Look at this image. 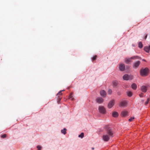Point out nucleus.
Here are the masks:
<instances>
[{
	"mask_svg": "<svg viewBox=\"0 0 150 150\" xmlns=\"http://www.w3.org/2000/svg\"><path fill=\"white\" fill-rule=\"evenodd\" d=\"M133 76L131 75L125 74L123 76V79L125 80H131L133 79Z\"/></svg>",
	"mask_w": 150,
	"mask_h": 150,
	"instance_id": "f03ea898",
	"label": "nucleus"
},
{
	"mask_svg": "<svg viewBox=\"0 0 150 150\" xmlns=\"http://www.w3.org/2000/svg\"><path fill=\"white\" fill-rule=\"evenodd\" d=\"M61 100V98L59 97V98H58V103H59V102H60Z\"/></svg>",
	"mask_w": 150,
	"mask_h": 150,
	"instance_id": "2f4dec72",
	"label": "nucleus"
},
{
	"mask_svg": "<svg viewBox=\"0 0 150 150\" xmlns=\"http://www.w3.org/2000/svg\"><path fill=\"white\" fill-rule=\"evenodd\" d=\"M140 63V61H139L134 62L132 65V67L134 68H137L139 67Z\"/></svg>",
	"mask_w": 150,
	"mask_h": 150,
	"instance_id": "39448f33",
	"label": "nucleus"
},
{
	"mask_svg": "<svg viewBox=\"0 0 150 150\" xmlns=\"http://www.w3.org/2000/svg\"><path fill=\"white\" fill-rule=\"evenodd\" d=\"M63 91L64 90L61 91L59 92V93H57V96H58V97H59V95H62V91Z\"/></svg>",
	"mask_w": 150,
	"mask_h": 150,
	"instance_id": "bb28decb",
	"label": "nucleus"
},
{
	"mask_svg": "<svg viewBox=\"0 0 150 150\" xmlns=\"http://www.w3.org/2000/svg\"><path fill=\"white\" fill-rule=\"evenodd\" d=\"M66 130L67 129H66L64 128L63 129H62L61 130V132L64 134H65L66 133Z\"/></svg>",
	"mask_w": 150,
	"mask_h": 150,
	"instance_id": "5701e85b",
	"label": "nucleus"
},
{
	"mask_svg": "<svg viewBox=\"0 0 150 150\" xmlns=\"http://www.w3.org/2000/svg\"><path fill=\"white\" fill-rule=\"evenodd\" d=\"M131 87L132 89L134 90H136L137 88L136 84L135 83H133L131 85Z\"/></svg>",
	"mask_w": 150,
	"mask_h": 150,
	"instance_id": "6ab92c4d",
	"label": "nucleus"
},
{
	"mask_svg": "<svg viewBox=\"0 0 150 150\" xmlns=\"http://www.w3.org/2000/svg\"><path fill=\"white\" fill-rule=\"evenodd\" d=\"M150 50V45L149 46H145L144 48V50L146 52L149 53Z\"/></svg>",
	"mask_w": 150,
	"mask_h": 150,
	"instance_id": "4468645a",
	"label": "nucleus"
},
{
	"mask_svg": "<svg viewBox=\"0 0 150 150\" xmlns=\"http://www.w3.org/2000/svg\"><path fill=\"white\" fill-rule=\"evenodd\" d=\"M127 103L125 101H120L119 104V105L120 107H125L126 106Z\"/></svg>",
	"mask_w": 150,
	"mask_h": 150,
	"instance_id": "423d86ee",
	"label": "nucleus"
},
{
	"mask_svg": "<svg viewBox=\"0 0 150 150\" xmlns=\"http://www.w3.org/2000/svg\"><path fill=\"white\" fill-rule=\"evenodd\" d=\"M134 117H130V118H129V121L130 122H131V121H132V120H134Z\"/></svg>",
	"mask_w": 150,
	"mask_h": 150,
	"instance_id": "c85d7f7f",
	"label": "nucleus"
},
{
	"mask_svg": "<svg viewBox=\"0 0 150 150\" xmlns=\"http://www.w3.org/2000/svg\"><path fill=\"white\" fill-rule=\"evenodd\" d=\"M125 69V65L124 64H120L119 65V69L121 71H123Z\"/></svg>",
	"mask_w": 150,
	"mask_h": 150,
	"instance_id": "1a4fd4ad",
	"label": "nucleus"
},
{
	"mask_svg": "<svg viewBox=\"0 0 150 150\" xmlns=\"http://www.w3.org/2000/svg\"><path fill=\"white\" fill-rule=\"evenodd\" d=\"M115 101L114 100H112L110 101L108 105V107L109 108H111L114 105Z\"/></svg>",
	"mask_w": 150,
	"mask_h": 150,
	"instance_id": "6e6552de",
	"label": "nucleus"
},
{
	"mask_svg": "<svg viewBox=\"0 0 150 150\" xmlns=\"http://www.w3.org/2000/svg\"><path fill=\"white\" fill-rule=\"evenodd\" d=\"M111 137L108 134H104L103 136V139L104 141L106 142L108 141L109 139Z\"/></svg>",
	"mask_w": 150,
	"mask_h": 150,
	"instance_id": "0eeeda50",
	"label": "nucleus"
},
{
	"mask_svg": "<svg viewBox=\"0 0 150 150\" xmlns=\"http://www.w3.org/2000/svg\"><path fill=\"white\" fill-rule=\"evenodd\" d=\"M131 59L130 58H126L125 60V62L127 64H128L129 63L131 62Z\"/></svg>",
	"mask_w": 150,
	"mask_h": 150,
	"instance_id": "a211bd4d",
	"label": "nucleus"
},
{
	"mask_svg": "<svg viewBox=\"0 0 150 150\" xmlns=\"http://www.w3.org/2000/svg\"><path fill=\"white\" fill-rule=\"evenodd\" d=\"M37 148L38 150H40L41 149V146L39 145H38L37 146Z\"/></svg>",
	"mask_w": 150,
	"mask_h": 150,
	"instance_id": "c756f323",
	"label": "nucleus"
},
{
	"mask_svg": "<svg viewBox=\"0 0 150 150\" xmlns=\"http://www.w3.org/2000/svg\"><path fill=\"white\" fill-rule=\"evenodd\" d=\"M6 134H4L1 136V137L3 138H4L6 137Z\"/></svg>",
	"mask_w": 150,
	"mask_h": 150,
	"instance_id": "7c9ffc66",
	"label": "nucleus"
},
{
	"mask_svg": "<svg viewBox=\"0 0 150 150\" xmlns=\"http://www.w3.org/2000/svg\"><path fill=\"white\" fill-rule=\"evenodd\" d=\"M138 46L140 48H142L143 47V44L141 42H140L138 43Z\"/></svg>",
	"mask_w": 150,
	"mask_h": 150,
	"instance_id": "4be33fe9",
	"label": "nucleus"
},
{
	"mask_svg": "<svg viewBox=\"0 0 150 150\" xmlns=\"http://www.w3.org/2000/svg\"><path fill=\"white\" fill-rule=\"evenodd\" d=\"M147 37V35H146L145 37V39H146Z\"/></svg>",
	"mask_w": 150,
	"mask_h": 150,
	"instance_id": "e433bc0d",
	"label": "nucleus"
},
{
	"mask_svg": "<svg viewBox=\"0 0 150 150\" xmlns=\"http://www.w3.org/2000/svg\"><path fill=\"white\" fill-rule=\"evenodd\" d=\"M142 60L143 61H144L145 62H146V60L145 59H142Z\"/></svg>",
	"mask_w": 150,
	"mask_h": 150,
	"instance_id": "f704fd0d",
	"label": "nucleus"
},
{
	"mask_svg": "<svg viewBox=\"0 0 150 150\" xmlns=\"http://www.w3.org/2000/svg\"><path fill=\"white\" fill-rule=\"evenodd\" d=\"M131 59H141L140 57L138 56H134L130 57Z\"/></svg>",
	"mask_w": 150,
	"mask_h": 150,
	"instance_id": "2eb2a0df",
	"label": "nucleus"
},
{
	"mask_svg": "<svg viewBox=\"0 0 150 150\" xmlns=\"http://www.w3.org/2000/svg\"><path fill=\"white\" fill-rule=\"evenodd\" d=\"M100 93L101 96L103 97H105L106 95V93L103 90H102L100 91Z\"/></svg>",
	"mask_w": 150,
	"mask_h": 150,
	"instance_id": "f8f14e48",
	"label": "nucleus"
},
{
	"mask_svg": "<svg viewBox=\"0 0 150 150\" xmlns=\"http://www.w3.org/2000/svg\"><path fill=\"white\" fill-rule=\"evenodd\" d=\"M118 82L116 80H114L112 82V86L113 87L115 88L117 86Z\"/></svg>",
	"mask_w": 150,
	"mask_h": 150,
	"instance_id": "9d476101",
	"label": "nucleus"
},
{
	"mask_svg": "<svg viewBox=\"0 0 150 150\" xmlns=\"http://www.w3.org/2000/svg\"><path fill=\"white\" fill-rule=\"evenodd\" d=\"M97 56L96 55H95L92 58V59L93 61H94L95 60Z\"/></svg>",
	"mask_w": 150,
	"mask_h": 150,
	"instance_id": "cd10ccee",
	"label": "nucleus"
},
{
	"mask_svg": "<svg viewBox=\"0 0 150 150\" xmlns=\"http://www.w3.org/2000/svg\"><path fill=\"white\" fill-rule=\"evenodd\" d=\"M99 112L103 114H104L106 113V111L104 107L102 106H100L98 108Z\"/></svg>",
	"mask_w": 150,
	"mask_h": 150,
	"instance_id": "20e7f679",
	"label": "nucleus"
},
{
	"mask_svg": "<svg viewBox=\"0 0 150 150\" xmlns=\"http://www.w3.org/2000/svg\"><path fill=\"white\" fill-rule=\"evenodd\" d=\"M72 95H73V93H70V95L69 96V98L71 99V100H74V98H72Z\"/></svg>",
	"mask_w": 150,
	"mask_h": 150,
	"instance_id": "b1692460",
	"label": "nucleus"
},
{
	"mask_svg": "<svg viewBox=\"0 0 150 150\" xmlns=\"http://www.w3.org/2000/svg\"><path fill=\"white\" fill-rule=\"evenodd\" d=\"M94 149V148H93H93H92V149Z\"/></svg>",
	"mask_w": 150,
	"mask_h": 150,
	"instance_id": "4c0bfd02",
	"label": "nucleus"
},
{
	"mask_svg": "<svg viewBox=\"0 0 150 150\" xmlns=\"http://www.w3.org/2000/svg\"><path fill=\"white\" fill-rule=\"evenodd\" d=\"M112 92V91L111 89H109L108 91V93L109 95H111Z\"/></svg>",
	"mask_w": 150,
	"mask_h": 150,
	"instance_id": "393cba45",
	"label": "nucleus"
},
{
	"mask_svg": "<svg viewBox=\"0 0 150 150\" xmlns=\"http://www.w3.org/2000/svg\"><path fill=\"white\" fill-rule=\"evenodd\" d=\"M127 94L129 97H131L132 95V92L130 91H128L127 92Z\"/></svg>",
	"mask_w": 150,
	"mask_h": 150,
	"instance_id": "412c9836",
	"label": "nucleus"
},
{
	"mask_svg": "<svg viewBox=\"0 0 150 150\" xmlns=\"http://www.w3.org/2000/svg\"><path fill=\"white\" fill-rule=\"evenodd\" d=\"M143 93H142L141 94H139V96L140 97H143Z\"/></svg>",
	"mask_w": 150,
	"mask_h": 150,
	"instance_id": "473e14b6",
	"label": "nucleus"
},
{
	"mask_svg": "<svg viewBox=\"0 0 150 150\" xmlns=\"http://www.w3.org/2000/svg\"><path fill=\"white\" fill-rule=\"evenodd\" d=\"M141 89L143 92L145 93L147 90V88L145 86H143L141 87Z\"/></svg>",
	"mask_w": 150,
	"mask_h": 150,
	"instance_id": "ddd939ff",
	"label": "nucleus"
},
{
	"mask_svg": "<svg viewBox=\"0 0 150 150\" xmlns=\"http://www.w3.org/2000/svg\"><path fill=\"white\" fill-rule=\"evenodd\" d=\"M84 136V133H81L79 135V137H81V138H83Z\"/></svg>",
	"mask_w": 150,
	"mask_h": 150,
	"instance_id": "a878e982",
	"label": "nucleus"
},
{
	"mask_svg": "<svg viewBox=\"0 0 150 150\" xmlns=\"http://www.w3.org/2000/svg\"><path fill=\"white\" fill-rule=\"evenodd\" d=\"M96 100L98 103H101L103 102V99L101 98L98 97L96 98Z\"/></svg>",
	"mask_w": 150,
	"mask_h": 150,
	"instance_id": "9b49d317",
	"label": "nucleus"
},
{
	"mask_svg": "<svg viewBox=\"0 0 150 150\" xmlns=\"http://www.w3.org/2000/svg\"><path fill=\"white\" fill-rule=\"evenodd\" d=\"M149 72V69L147 67L142 68L140 71V75L142 76H145L147 75Z\"/></svg>",
	"mask_w": 150,
	"mask_h": 150,
	"instance_id": "f257e3e1",
	"label": "nucleus"
},
{
	"mask_svg": "<svg viewBox=\"0 0 150 150\" xmlns=\"http://www.w3.org/2000/svg\"><path fill=\"white\" fill-rule=\"evenodd\" d=\"M112 116L115 117H116L118 116V113L116 112H114L112 113Z\"/></svg>",
	"mask_w": 150,
	"mask_h": 150,
	"instance_id": "f3484780",
	"label": "nucleus"
},
{
	"mask_svg": "<svg viewBox=\"0 0 150 150\" xmlns=\"http://www.w3.org/2000/svg\"><path fill=\"white\" fill-rule=\"evenodd\" d=\"M107 134L109 136L111 137H113V131L111 128L110 127L108 128L107 129Z\"/></svg>",
	"mask_w": 150,
	"mask_h": 150,
	"instance_id": "7ed1b4c3",
	"label": "nucleus"
},
{
	"mask_svg": "<svg viewBox=\"0 0 150 150\" xmlns=\"http://www.w3.org/2000/svg\"><path fill=\"white\" fill-rule=\"evenodd\" d=\"M117 94L118 95H120V92H117Z\"/></svg>",
	"mask_w": 150,
	"mask_h": 150,
	"instance_id": "72a5a7b5",
	"label": "nucleus"
},
{
	"mask_svg": "<svg viewBox=\"0 0 150 150\" xmlns=\"http://www.w3.org/2000/svg\"><path fill=\"white\" fill-rule=\"evenodd\" d=\"M127 114V112L126 111H122L121 113V115L122 117L126 116Z\"/></svg>",
	"mask_w": 150,
	"mask_h": 150,
	"instance_id": "dca6fc26",
	"label": "nucleus"
},
{
	"mask_svg": "<svg viewBox=\"0 0 150 150\" xmlns=\"http://www.w3.org/2000/svg\"><path fill=\"white\" fill-rule=\"evenodd\" d=\"M129 66H127V69L129 68Z\"/></svg>",
	"mask_w": 150,
	"mask_h": 150,
	"instance_id": "c9c22d12",
	"label": "nucleus"
},
{
	"mask_svg": "<svg viewBox=\"0 0 150 150\" xmlns=\"http://www.w3.org/2000/svg\"><path fill=\"white\" fill-rule=\"evenodd\" d=\"M150 103V99L149 98L147 99V100L144 103L145 105H146L148 103Z\"/></svg>",
	"mask_w": 150,
	"mask_h": 150,
	"instance_id": "aec40b11",
	"label": "nucleus"
}]
</instances>
